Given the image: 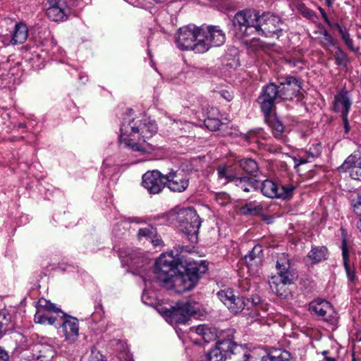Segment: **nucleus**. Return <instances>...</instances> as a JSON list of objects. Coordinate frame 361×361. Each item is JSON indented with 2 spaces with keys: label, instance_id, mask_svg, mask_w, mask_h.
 <instances>
[{
  "label": "nucleus",
  "instance_id": "19",
  "mask_svg": "<svg viewBox=\"0 0 361 361\" xmlns=\"http://www.w3.org/2000/svg\"><path fill=\"white\" fill-rule=\"evenodd\" d=\"M142 184L150 194H158L166 185L164 176L159 171H147L142 176Z\"/></svg>",
  "mask_w": 361,
  "mask_h": 361
},
{
  "label": "nucleus",
  "instance_id": "36",
  "mask_svg": "<svg viewBox=\"0 0 361 361\" xmlns=\"http://www.w3.org/2000/svg\"><path fill=\"white\" fill-rule=\"evenodd\" d=\"M55 317L49 316V313L37 310L34 320L37 324L53 325L56 322Z\"/></svg>",
  "mask_w": 361,
  "mask_h": 361
},
{
  "label": "nucleus",
  "instance_id": "59",
  "mask_svg": "<svg viewBox=\"0 0 361 361\" xmlns=\"http://www.w3.org/2000/svg\"><path fill=\"white\" fill-rule=\"evenodd\" d=\"M314 33L315 35H317V34L321 35L320 29H319V28H318L317 30H315V31L314 32Z\"/></svg>",
  "mask_w": 361,
  "mask_h": 361
},
{
  "label": "nucleus",
  "instance_id": "34",
  "mask_svg": "<svg viewBox=\"0 0 361 361\" xmlns=\"http://www.w3.org/2000/svg\"><path fill=\"white\" fill-rule=\"evenodd\" d=\"M240 212L244 215H257L262 210V206L260 203L253 201L245 204L240 209Z\"/></svg>",
  "mask_w": 361,
  "mask_h": 361
},
{
  "label": "nucleus",
  "instance_id": "51",
  "mask_svg": "<svg viewBox=\"0 0 361 361\" xmlns=\"http://www.w3.org/2000/svg\"><path fill=\"white\" fill-rule=\"evenodd\" d=\"M0 361H8V353L2 349H0Z\"/></svg>",
  "mask_w": 361,
  "mask_h": 361
},
{
  "label": "nucleus",
  "instance_id": "7",
  "mask_svg": "<svg viewBox=\"0 0 361 361\" xmlns=\"http://www.w3.org/2000/svg\"><path fill=\"white\" fill-rule=\"evenodd\" d=\"M178 219L179 230L187 235L189 241L197 242L201 220L196 211L192 208L182 210L178 214Z\"/></svg>",
  "mask_w": 361,
  "mask_h": 361
},
{
  "label": "nucleus",
  "instance_id": "5",
  "mask_svg": "<svg viewBox=\"0 0 361 361\" xmlns=\"http://www.w3.org/2000/svg\"><path fill=\"white\" fill-rule=\"evenodd\" d=\"M180 263L178 250L163 253L157 259L154 273L163 286H168L172 278L176 274L178 267Z\"/></svg>",
  "mask_w": 361,
  "mask_h": 361
},
{
  "label": "nucleus",
  "instance_id": "37",
  "mask_svg": "<svg viewBox=\"0 0 361 361\" xmlns=\"http://www.w3.org/2000/svg\"><path fill=\"white\" fill-rule=\"evenodd\" d=\"M37 309L47 313L62 312L59 308L56 307L55 304L51 303L50 301L47 300L46 299L44 298H41L39 300Z\"/></svg>",
  "mask_w": 361,
  "mask_h": 361
},
{
  "label": "nucleus",
  "instance_id": "3",
  "mask_svg": "<svg viewBox=\"0 0 361 361\" xmlns=\"http://www.w3.org/2000/svg\"><path fill=\"white\" fill-rule=\"evenodd\" d=\"M216 295L233 314H238L246 307L248 310H252L253 317L259 315L261 299L258 295H253L251 298L239 297L230 288L219 291Z\"/></svg>",
  "mask_w": 361,
  "mask_h": 361
},
{
  "label": "nucleus",
  "instance_id": "53",
  "mask_svg": "<svg viewBox=\"0 0 361 361\" xmlns=\"http://www.w3.org/2000/svg\"><path fill=\"white\" fill-rule=\"evenodd\" d=\"M303 13H304L305 16L309 18H312L313 17H314L316 16L315 13L313 11L307 9V8H305V10L304 11Z\"/></svg>",
  "mask_w": 361,
  "mask_h": 361
},
{
  "label": "nucleus",
  "instance_id": "26",
  "mask_svg": "<svg viewBox=\"0 0 361 361\" xmlns=\"http://www.w3.org/2000/svg\"><path fill=\"white\" fill-rule=\"evenodd\" d=\"M263 254L262 247L259 245H256L252 250L245 256V260L247 267L252 270L257 268L262 262Z\"/></svg>",
  "mask_w": 361,
  "mask_h": 361
},
{
  "label": "nucleus",
  "instance_id": "33",
  "mask_svg": "<svg viewBox=\"0 0 361 361\" xmlns=\"http://www.w3.org/2000/svg\"><path fill=\"white\" fill-rule=\"evenodd\" d=\"M328 255L327 248L325 247H313L308 253L307 257L313 264L318 263L326 259Z\"/></svg>",
  "mask_w": 361,
  "mask_h": 361
},
{
  "label": "nucleus",
  "instance_id": "50",
  "mask_svg": "<svg viewBox=\"0 0 361 361\" xmlns=\"http://www.w3.org/2000/svg\"><path fill=\"white\" fill-rule=\"evenodd\" d=\"M320 13L322 14V18L325 20V22L329 25L333 26L332 23L329 20V18L325 12V11L322 8H319Z\"/></svg>",
  "mask_w": 361,
  "mask_h": 361
},
{
  "label": "nucleus",
  "instance_id": "35",
  "mask_svg": "<svg viewBox=\"0 0 361 361\" xmlns=\"http://www.w3.org/2000/svg\"><path fill=\"white\" fill-rule=\"evenodd\" d=\"M336 26L341 36V38L345 42V44L348 48L354 53L358 52L359 48L354 46L353 40L350 38V35L348 31L345 29H343L338 23H336Z\"/></svg>",
  "mask_w": 361,
  "mask_h": 361
},
{
  "label": "nucleus",
  "instance_id": "25",
  "mask_svg": "<svg viewBox=\"0 0 361 361\" xmlns=\"http://www.w3.org/2000/svg\"><path fill=\"white\" fill-rule=\"evenodd\" d=\"M218 180L223 184L226 185L228 183H235L238 178L235 169L229 165H220L216 169Z\"/></svg>",
  "mask_w": 361,
  "mask_h": 361
},
{
  "label": "nucleus",
  "instance_id": "56",
  "mask_svg": "<svg viewBox=\"0 0 361 361\" xmlns=\"http://www.w3.org/2000/svg\"><path fill=\"white\" fill-rule=\"evenodd\" d=\"M328 354V352L327 351H324L323 352V355L325 356V359L326 361H336L334 358L333 357H326V355Z\"/></svg>",
  "mask_w": 361,
  "mask_h": 361
},
{
  "label": "nucleus",
  "instance_id": "48",
  "mask_svg": "<svg viewBox=\"0 0 361 361\" xmlns=\"http://www.w3.org/2000/svg\"><path fill=\"white\" fill-rule=\"evenodd\" d=\"M353 208L354 212L357 215H361V200L360 197L358 198V201L354 204Z\"/></svg>",
  "mask_w": 361,
  "mask_h": 361
},
{
  "label": "nucleus",
  "instance_id": "9",
  "mask_svg": "<svg viewBox=\"0 0 361 361\" xmlns=\"http://www.w3.org/2000/svg\"><path fill=\"white\" fill-rule=\"evenodd\" d=\"M197 334L202 336L206 343H210L217 340L216 346L212 350L217 349L221 343H233V337L235 333V329L228 328L220 329L216 326H209L207 324H200L195 328Z\"/></svg>",
  "mask_w": 361,
  "mask_h": 361
},
{
  "label": "nucleus",
  "instance_id": "40",
  "mask_svg": "<svg viewBox=\"0 0 361 361\" xmlns=\"http://www.w3.org/2000/svg\"><path fill=\"white\" fill-rule=\"evenodd\" d=\"M130 135L129 134L123 135L121 137V135H120V141L123 142L126 147L131 148L133 151L135 152H145L146 151L145 148L142 147L140 144L137 142H132L131 139L128 137Z\"/></svg>",
  "mask_w": 361,
  "mask_h": 361
},
{
  "label": "nucleus",
  "instance_id": "32",
  "mask_svg": "<svg viewBox=\"0 0 361 361\" xmlns=\"http://www.w3.org/2000/svg\"><path fill=\"white\" fill-rule=\"evenodd\" d=\"M238 166L245 173L254 175L255 176V173H257L259 169L257 163L255 161V160L250 158L242 159L239 160Z\"/></svg>",
  "mask_w": 361,
  "mask_h": 361
},
{
  "label": "nucleus",
  "instance_id": "60",
  "mask_svg": "<svg viewBox=\"0 0 361 361\" xmlns=\"http://www.w3.org/2000/svg\"><path fill=\"white\" fill-rule=\"evenodd\" d=\"M336 23H332L333 26H331V27H336Z\"/></svg>",
  "mask_w": 361,
  "mask_h": 361
},
{
  "label": "nucleus",
  "instance_id": "18",
  "mask_svg": "<svg viewBox=\"0 0 361 361\" xmlns=\"http://www.w3.org/2000/svg\"><path fill=\"white\" fill-rule=\"evenodd\" d=\"M45 9L47 16L53 21L65 20L69 14V8L64 0H47Z\"/></svg>",
  "mask_w": 361,
  "mask_h": 361
},
{
  "label": "nucleus",
  "instance_id": "47",
  "mask_svg": "<svg viewBox=\"0 0 361 361\" xmlns=\"http://www.w3.org/2000/svg\"><path fill=\"white\" fill-rule=\"evenodd\" d=\"M322 146L319 143L317 144L314 147H310V151L312 156H318L321 153Z\"/></svg>",
  "mask_w": 361,
  "mask_h": 361
},
{
  "label": "nucleus",
  "instance_id": "31",
  "mask_svg": "<svg viewBox=\"0 0 361 361\" xmlns=\"http://www.w3.org/2000/svg\"><path fill=\"white\" fill-rule=\"evenodd\" d=\"M317 27L320 29L321 35L324 36L323 39L318 38L320 45L325 49H327L329 46H334L336 40L328 32L324 26L321 23H317Z\"/></svg>",
  "mask_w": 361,
  "mask_h": 361
},
{
  "label": "nucleus",
  "instance_id": "57",
  "mask_svg": "<svg viewBox=\"0 0 361 361\" xmlns=\"http://www.w3.org/2000/svg\"><path fill=\"white\" fill-rule=\"evenodd\" d=\"M306 161L303 159H300L298 160L297 162L295 161V164L297 165H300V164H305Z\"/></svg>",
  "mask_w": 361,
  "mask_h": 361
},
{
  "label": "nucleus",
  "instance_id": "39",
  "mask_svg": "<svg viewBox=\"0 0 361 361\" xmlns=\"http://www.w3.org/2000/svg\"><path fill=\"white\" fill-rule=\"evenodd\" d=\"M157 235V229L152 226H147L145 228H140L137 236V238L141 240L143 238L149 239L155 237Z\"/></svg>",
  "mask_w": 361,
  "mask_h": 361
},
{
  "label": "nucleus",
  "instance_id": "6",
  "mask_svg": "<svg viewBox=\"0 0 361 361\" xmlns=\"http://www.w3.org/2000/svg\"><path fill=\"white\" fill-rule=\"evenodd\" d=\"M121 137L129 134L132 137H137L139 140L146 142L151 138L157 131V124L154 121L147 118L140 120H133L128 123H123L121 126Z\"/></svg>",
  "mask_w": 361,
  "mask_h": 361
},
{
  "label": "nucleus",
  "instance_id": "17",
  "mask_svg": "<svg viewBox=\"0 0 361 361\" xmlns=\"http://www.w3.org/2000/svg\"><path fill=\"white\" fill-rule=\"evenodd\" d=\"M140 254V252L134 251L130 252L126 250H121L119 251V257L122 262L137 269L138 274H141L142 277L145 281L146 278L142 274L148 267H150V266H149V262L141 257Z\"/></svg>",
  "mask_w": 361,
  "mask_h": 361
},
{
  "label": "nucleus",
  "instance_id": "10",
  "mask_svg": "<svg viewBox=\"0 0 361 361\" xmlns=\"http://www.w3.org/2000/svg\"><path fill=\"white\" fill-rule=\"evenodd\" d=\"M282 20L279 16L269 13L258 14L255 32L262 36L279 38L282 32Z\"/></svg>",
  "mask_w": 361,
  "mask_h": 361
},
{
  "label": "nucleus",
  "instance_id": "54",
  "mask_svg": "<svg viewBox=\"0 0 361 361\" xmlns=\"http://www.w3.org/2000/svg\"><path fill=\"white\" fill-rule=\"evenodd\" d=\"M254 46H259L261 48H264V44L262 42H261L259 39H253Z\"/></svg>",
  "mask_w": 361,
  "mask_h": 361
},
{
  "label": "nucleus",
  "instance_id": "42",
  "mask_svg": "<svg viewBox=\"0 0 361 361\" xmlns=\"http://www.w3.org/2000/svg\"><path fill=\"white\" fill-rule=\"evenodd\" d=\"M344 269L348 277V280L352 284H355L357 281V277L356 276L355 269L354 267H351L350 263L343 264Z\"/></svg>",
  "mask_w": 361,
  "mask_h": 361
},
{
  "label": "nucleus",
  "instance_id": "28",
  "mask_svg": "<svg viewBox=\"0 0 361 361\" xmlns=\"http://www.w3.org/2000/svg\"><path fill=\"white\" fill-rule=\"evenodd\" d=\"M261 361H293L289 352L281 349L274 348L263 355Z\"/></svg>",
  "mask_w": 361,
  "mask_h": 361
},
{
  "label": "nucleus",
  "instance_id": "29",
  "mask_svg": "<svg viewBox=\"0 0 361 361\" xmlns=\"http://www.w3.org/2000/svg\"><path fill=\"white\" fill-rule=\"evenodd\" d=\"M264 119L267 125L271 128L274 135L279 138L284 130V126L275 114L271 113L264 114Z\"/></svg>",
  "mask_w": 361,
  "mask_h": 361
},
{
  "label": "nucleus",
  "instance_id": "22",
  "mask_svg": "<svg viewBox=\"0 0 361 361\" xmlns=\"http://www.w3.org/2000/svg\"><path fill=\"white\" fill-rule=\"evenodd\" d=\"M281 100H291L296 97L301 89L298 79L293 76H288L284 82L278 85Z\"/></svg>",
  "mask_w": 361,
  "mask_h": 361
},
{
  "label": "nucleus",
  "instance_id": "14",
  "mask_svg": "<svg viewBox=\"0 0 361 361\" xmlns=\"http://www.w3.org/2000/svg\"><path fill=\"white\" fill-rule=\"evenodd\" d=\"M278 99L281 100L278 85L274 82H269L262 87L257 101L263 114H268L272 111L275 102Z\"/></svg>",
  "mask_w": 361,
  "mask_h": 361
},
{
  "label": "nucleus",
  "instance_id": "38",
  "mask_svg": "<svg viewBox=\"0 0 361 361\" xmlns=\"http://www.w3.org/2000/svg\"><path fill=\"white\" fill-rule=\"evenodd\" d=\"M335 63L337 66L347 67L350 63V59L347 54L343 51L340 47H337V49L334 54Z\"/></svg>",
  "mask_w": 361,
  "mask_h": 361
},
{
  "label": "nucleus",
  "instance_id": "23",
  "mask_svg": "<svg viewBox=\"0 0 361 361\" xmlns=\"http://www.w3.org/2000/svg\"><path fill=\"white\" fill-rule=\"evenodd\" d=\"M62 317H64V322L62 324V329L65 339L69 343H75L78 338L79 324L78 320L73 317L67 316L64 312H61Z\"/></svg>",
  "mask_w": 361,
  "mask_h": 361
},
{
  "label": "nucleus",
  "instance_id": "2",
  "mask_svg": "<svg viewBox=\"0 0 361 361\" xmlns=\"http://www.w3.org/2000/svg\"><path fill=\"white\" fill-rule=\"evenodd\" d=\"M202 361H257L254 352H248L237 343H221L217 349L210 350Z\"/></svg>",
  "mask_w": 361,
  "mask_h": 361
},
{
  "label": "nucleus",
  "instance_id": "55",
  "mask_svg": "<svg viewBox=\"0 0 361 361\" xmlns=\"http://www.w3.org/2000/svg\"><path fill=\"white\" fill-rule=\"evenodd\" d=\"M5 319L4 314L0 313V337L1 336V329L3 327L2 320Z\"/></svg>",
  "mask_w": 361,
  "mask_h": 361
},
{
  "label": "nucleus",
  "instance_id": "8",
  "mask_svg": "<svg viewBox=\"0 0 361 361\" xmlns=\"http://www.w3.org/2000/svg\"><path fill=\"white\" fill-rule=\"evenodd\" d=\"M199 279V269L196 266H190L185 272L176 273L166 287L173 289L178 293H183L193 289Z\"/></svg>",
  "mask_w": 361,
  "mask_h": 361
},
{
  "label": "nucleus",
  "instance_id": "30",
  "mask_svg": "<svg viewBox=\"0 0 361 361\" xmlns=\"http://www.w3.org/2000/svg\"><path fill=\"white\" fill-rule=\"evenodd\" d=\"M28 30L25 23H16L11 42L12 44H23L27 38Z\"/></svg>",
  "mask_w": 361,
  "mask_h": 361
},
{
  "label": "nucleus",
  "instance_id": "52",
  "mask_svg": "<svg viewBox=\"0 0 361 361\" xmlns=\"http://www.w3.org/2000/svg\"><path fill=\"white\" fill-rule=\"evenodd\" d=\"M150 241L154 247L161 245L162 243V240L159 238H156V236L151 238Z\"/></svg>",
  "mask_w": 361,
  "mask_h": 361
},
{
  "label": "nucleus",
  "instance_id": "11",
  "mask_svg": "<svg viewBox=\"0 0 361 361\" xmlns=\"http://www.w3.org/2000/svg\"><path fill=\"white\" fill-rule=\"evenodd\" d=\"M197 312L195 303L186 301L177 302L175 306L166 310L164 314L171 323L185 324Z\"/></svg>",
  "mask_w": 361,
  "mask_h": 361
},
{
  "label": "nucleus",
  "instance_id": "20",
  "mask_svg": "<svg viewBox=\"0 0 361 361\" xmlns=\"http://www.w3.org/2000/svg\"><path fill=\"white\" fill-rule=\"evenodd\" d=\"M309 310L324 321L333 323L335 319V312L331 305L325 300L317 299L311 302Z\"/></svg>",
  "mask_w": 361,
  "mask_h": 361
},
{
  "label": "nucleus",
  "instance_id": "27",
  "mask_svg": "<svg viewBox=\"0 0 361 361\" xmlns=\"http://www.w3.org/2000/svg\"><path fill=\"white\" fill-rule=\"evenodd\" d=\"M235 185L243 191L249 192L256 191L259 188V181L252 177L238 176Z\"/></svg>",
  "mask_w": 361,
  "mask_h": 361
},
{
  "label": "nucleus",
  "instance_id": "46",
  "mask_svg": "<svg viewBox=\"0 0 361 361\" xmlns=\"http://www.w3.org/2000/svg\"><path fill=\"white\" fill-rule=\"evenodd\" d=\"M90 361H106V360L104 359L103 355L102 354H100L99 352H94L92 350Z\"/></svg>",
  "mask_w": 361,
  "mask_h": 361
},
{
  "label": "nucleus",
  "instance_id": "41",
  "mask_svg": "<svg viewBox=\"0 0 361 361\" xmlns=\"http://www.w3.org/2000/svg\"><path fill=\"white\" fill-rule=\"evenodd\" d=\"M205 126L212 131H216L220 129L223 125L219 118L208 117L204 120Z\"/></svg>",
  "mask_w": 361,
  "mask_h": 361
},
{
  "label": "nucleus",
  "instance_id": "58",
  "mask_svg": "<svg viewBox=\"0 0 361 361\" xmlns=\"http://www.w3.org/2000/svg\"><path fill=\"white\" fill-rule=\"evenodd\" d=\"M357 226L358 228V229L360 230V231L361 232V219H360V221L357 222Z\"/></svg>",
  "mask_w": 361,
  "mask_h": 361
},
{
  "label": "nucleus",
  "instance_id": "13",
  "mask_svg": "<svg viewBox=\"0 0 361 361\" xmlns=\"http://www.w3.org/2000/svg\"><path fill=\"white\" fill-rule=\"evenodd\" d=\"M164 180L171 191L182 192L189 185L190 173L182 169H171L164 176Z\"/></svg>",
  "mask_w": 361,
  "mask_h": 361
},
{
  "label": "nucleus",
  "instance_id": "15",
  "mask_svg": "<svg viewBox=\"0 0 361 361\" xmlns=\"http://www.w3.org/2000/svg\"><path fill=\"white\" fill-rule=\"evenodd\" d=\"M338 171L348 173L353 179L361 181V145L345 159Z\"/></svg>",
  "mask_w": 361,
  "mask_h": 361
},
{
  "label": "nucleus",
  "instance_id": "1",
  "mask_svg": "<svg viewBox=\"0 0 361 361\" xmlns=\"http://www.w3.org/2000/svg\"><path fill=\"white\" fill-rule=\"evenodd\" d=\"M277 274L272 276L269 284L271 290L281 298H287L290 292L287 286L293 284L298 276L291 267L288 256L282 253L278 258L276 265Z\"/></svg>",
  "mask_w": 361,
  "mask_h": 361
},
{
  "label": "nucleus",
  "instance_id": "49",
  "mask_svg": "<svg viewBox=\"0 0 361 361\" xmlns=\"http://www.w3.org/2000/svg\"><path fill=\"white\" fill-rule=\"evenodd\" d=\"M342 119H343V125H344L345 133H348L350 130V126H349V123H348V116H346V115L343 116Z\"/></svg>",
  "mask_w": 361,
  "mask_h": 361
},
{
  "label": "nucleus",
  "instance_id": "16",
  "mask_svg": "<svg viewBox=\"0 0 361 361\" xmlns=\"http://www.w3.org/2000/svg\"><path fill=\"white\" fill-rule=\"evenodd\" d=\"M259 13L254 10H245L238 12L233 18V24L243 34L248 35L247 30L250 28L256 30Z\"/></svg>",
  "mask_w": 361,
  "mask_h": 361
},
{
  "label": "nucleus",
  "instance_id": "24",
  "mask_svg": "<svg viewBox=\"0 0 361 361\" xmlns=\"http://www.w3.org/2000/svg\"><path fill=\"white\" fill-rule=\"evenodd\" d=\"M351 104L352 102L347 92L341 91L335 96L334 110L341 113V116H348Z\"/></svg>",
  "mask_w": 361,
  "mask_h": 361
},
{
  "label": "nucleus",
  "instance_id": "45",
  "mask_svg": "<svg viewBox=\"0 0 361 361\" xmlns=\"http://www.w3.org/2000/svg\"><path fill=\"white\" fill-rule=\"evenodd\" d=\"M216 200L219 204L224 205L229 202L230 198L228 195L224 193L217 195Z\"/></svg>",
  "mask_w": 361,
  "mask_h": 361
},
{
  "label": "nucleus",
  "instance_id": "44",
  "mask_svg": "<svg viewBox=\"0 0 361 361\" xmlns=\"http://www.w3.org/2000/svg\"><path fill=\"white\" fill-rule=\"evenodd\" d=\"M341 249L343 264L350 263L349 248L345 239L342 240Z\"/></svg>",
  "mask_w": 361,
  "mask_h": 361
},
{
  "label": "nucleus",
  "instance_id": "21",
  "mask_svg": "<svg viewBox=\"0 0 361 361\" xmlns=\"http://www.w3.org/2000/svg\"><path fill=\"white\" fill-rule=\"evenodd\" d=\"M203 42L207 44V51L212 46L219 47L226 40L225 33L218 26L210 25L207 29L202 28Z\"/></svg>",
  "mask_w": 361,
  "mask_h": 361
},
{
  "label": "nucleus",
  "instance_id": "4",
  "mask_svg": "<svg viewBox=\"0 0 361 361\" xmlns=\"http://www.w3.org/2000/svg\"><path fill=\"white\" fill-rule=\"evenodd\" d=\"M202 27L188 25L179 28L176 36L177 47L181 50H192L202 54L207 51V45L203 42Z\"/></svg>",
  "mask_w": 361,
  "mask_h": 361
},
{
  "label": "nucleus",
  "instance_id": "43",
  "mask_svg": "<svg viewBox=\"0 0 361 361\" xmlns=\"http://www.w3.org/2000/svg\"><path fill=\"white\" fill-rule=\"evenodd\" d=\"M30 61L32 66L35 69H40L44 66V59H42L39 54H32Z\"/></svg>",
  "mask_w": 361,
  "mask_h": 361
},
{
  "label": "nucleus",
  "instance_id": "12",
  "mask_svg": "<svg viewBox=\"0 0 361 361\" xmlns=\"http://www.w3.org/2000/svg\"><path fill=\"white\" fill-rule=\"evenodd\" d=\"M259 188L262 193L267 197L289 200L293 197L295 187L292 184L279 186L273 180L267 179L262 183L259 182Z\"/></svg>",
  "mask_w": 361,
  "mask_h": 361
},
{
  "label": "nucleus",
  "instance_id": "61",
  "mask_svg": "<svg viewBox=\"0 0 361 361\" xmlns=\"http://www.w3.org/2000/svg\"><path fill=\"white\" fill-rule=\"evenodd\" d=\"M352 361H356L355 358L353 357Z\"/></svg>",
  "mask_w": 361,
  "mask_h": 361
}]
</instances>
